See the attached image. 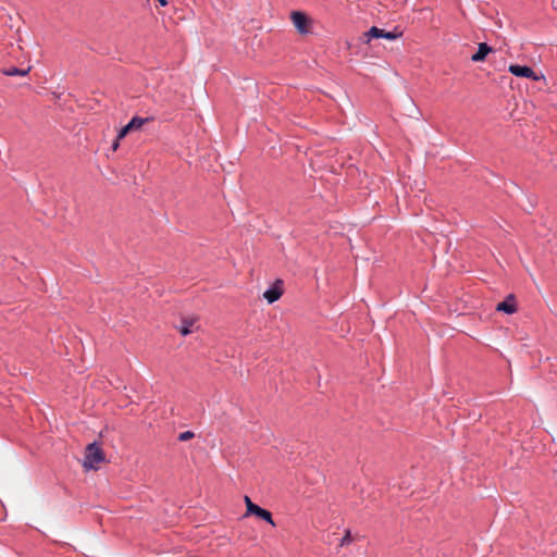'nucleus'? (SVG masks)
<instances>
[{
    "label": "nucleus",
    "mask_w": 557,
    "mask_h": 557,
    "mask_svg": "<svg viewBox=\"0 0 557 557\" xmlns=\"http://www.w3.org/2000/svg\"><path fill=\"white\" fill-rule=\"evenodd\" d=\"M196 322H197V319L194 317L182 319V325L178 327L180 333L183 336H186V335L193 333L195 330L194 326H195Z\"/></svg>",
    "instance_id": "obj_7"
},
{
    "label": "nucleus",
    "mask_w": 557,
    "mask_h": 557,
    "mask_svg": "<svg viewBox=\"0 0 557 557\" xmlns=\"http://www.w3.org/2000/svg\"><path fill=\"white\" fill-rule=\"evenodd\" d=\"M147 119L135 116L128 123V127L132 129H139L145 123Z\"/></svg>",
    "instance_id": "obj_11"
},
{
    "label": "nucleus",
    "mask_w": 557,
    "mask_h": 557,
    "mask_svg": "<svg viewBox=\"0 0 557 557\" xmlns=\"http://www.w3.org/2000/svg\"><path fill=\"white\" fill-rule=\"evenodd\" d=\"M491 51H492V48L487 44L481 42V44H479L478 51L471 57V60L473 62H481L486 58V55Z\"/></svg>",
    "instance_id": "obj_8"
},
{
    "label": "nucleus",
    "mask_w": 557,
    "mask_h": 557,
    "mask_svg": "<svg viewBox=\"0 0 557 557\" xmlns=\"http://www.w3.org/2000/svg\"><path fill=\"white\" fill-rule=\"evenodd\" d=\"M193 437H194V433L191 431H185V432L180 433V435H178V440L181 442H186Z\"/></svg>",
    "instance_id": "obj_14"
},
{
    "label": "nucleus",
    "mask_w": 557,
    "mask_h": 557,
    "mask_svg": "<svg viewBox=\"0 0 557 557\" xmlns=\"http://www.w3.org/2000/svg\"><path fill=\"white\" fill-rule=\"evenodd\" d=\"M552 3H553V7H554L555 9H557V0H553V1H552Z\"/></svg>",
    "instance_id": "obj_18"
},
{
    "label": "nucleus",
    "mask_w": 557,
    "mask_h": 557,
    "mask_svg": "<svg viewBox=\"0 0 557 557\" xmlns=\"http://www.w3.org/2000/svg\"><path fill=\"white\" fill-rule=\"evenodd\" d=\"M133 129L129 128L127 124L123 126L117 134V140L123 139Z\"/></svg>",
    "instance_id": "obj_15"
},
{
    "label": "nucleus",
    "mask_w": 557,
    "mask_h": 557,
    "mask_svg": "<svg viewBox=\"0 0 557 557\" xmlns=\"http://www.w3.org/2000/svg\"><path fill=\"white\" fill-rule=\"evenodd\" d=\"M30 71V66H28L27 69H18V67H15V66H11V67H8V69H4L2 71V73L7 76H25L29 73Z\"/></svg>",
    "instance_id": "obj_10"
},
{
    "label": "nucleus",
    "mask_w": 557,
    "mask_h": 557,
    "mask_svg": "<svg viewBox=\"0 0 557 557\" xmlns=\"http://www.w3.org/2000/svg\"><path fill=\"white\" fill-rule=\"evenodd\" d=\"M497 311L505 312L507 314H512L517 311V306L515 304V296L509 295L504 301L499 302L496 306Z\"/></svg>",
    "instance_id": "obj_6"
},
{
    "label": "nucleus",
    "mask_w": 557,
    "mask_h": 557,
    "mask_svg": "<svg viewBox=\"0 0 557 557\" xmlns=\"http://www.w3.org/2000/svg\"><path fill=\"white\" fill-rule=\"evenodd\" d=\"M283 294L282 281H276L270 288L263 293V297L269 304L278 300Z\"/></svg>",
    "instance_id": "obj_5"
},
{
    "label": "nucleus",
    "mask_w": 557,
    "mask_h": 557,
    "mask_svg": "<svg viewBox=\"0 0 557 557\" xmlns=\"http://www.w3.org/2000/svg\"><path fill=\"white\" fill-rule=\"evenodd\" d=\"M401 35L403 33L398 32L397 28H395L393 32H386L376 26H372L368 32L363 34L366 42H369L372 38H385L388 40H395Z\"/></svg>",
    "instance_id": "obj_2"
},
{
    "label": "nucleus",
    "mask_w": 557,
    "mask_h": 557,
    "mask_svg": "<svg viewBox=\"0 0 557 557\" xmlns=\"http://www.w3.org/2000/svg\"><path fill=\"white\" fill-rule=\"evenodd\" d=\"M158 2L160 3L161 7H164L168 4V2L165 0H158Z\"/></svg>",
    "instance_id": "obj_17"
},
{
    "label": "nucleus",
    "mask_w": 557,
    "mask_h": 557,
    "mask_svg": "<svg viewBox=\"0 0 557 557\" xmlns=\"http://www.w3.org/2000/svg\"><path fill=\"white\" fill-rule=\"evenodd\" d=\"M508 71L517 77L530 78L532 81H539L541 78L530 66L527 65L510 64Z\"/></svg>",
    "instance_id": "obj_4"
},
{
    "label": "nucleus",
    "mask_w": 557,
    "mask_h": 557,
    "mask_svg": "<svg viewBox=\"0 0 557 557\" xmlns=\"http://www.w3.org/2000/svg\"><path fill=\"white\" fill-rule=\"evenodd\" d=\"M244 500H245L246 508H247L246 515L248 516L258 505L252 503L248 496H245Z\"/></svg>",
    "instance_id": "obj_12"
},
{
    "label": "nucleus",
    "mask_w": 557,
    "mask_h": 557,
    "mask_svg": "<svg viewBox=\"0 0 557 557\" xmlns=\"http://www.w3.org/2000/svg\"><path fill=\"white\" fill-rule=\"evenodd\" d=\"M249 515H255L256 517L267 521L271 525L275 527V522L273 521L272 513L261 508L260 506H257Z\"/></svg>",
    "instance_id": "obj_9"
},
{
    "label": "nucleus",
    "mask_w": 557,
    "mask_h": 557,
    "mask_svg": "<svg viewBox=\"0 0 557 557\" xmlns=\"http://www.w3.org/2000/svg\"><path fill=\"white\" fill-rule=\"evenodd\" d=\"M103 460L104 454L101 447L96 442L88 444L83 462L84 468L96 470Z\"/></svg>",
    "instance_id": "obj_1"
},
{
    "label": "nucleus",
    "mask_w": 557,
    "mask_h": 557,
    "mask_svg": "<svg viewBox=\"0 0 557 557\" xmlns=\"http://www.w3.org/2000/svg\"><path fill=\"white\" fill-rule=\"evenodd\" d=\"M292 22L296 29L305 35L310 32V18L302 12L294 11L290 14Z\"/></svg>",
    "instance_id": "obj_3"
},
{
    "label": "nucleus",
    "mask_w": 557,
    "mask_h": 557,
    "mask_svg": "<svg viewBox=\"0 0 557 557\" xmlns=\"http://www.w3.org/2000/svg\"><path fill=\"white\" fill-rule=\"evenodd\" d=\"M351 541H352V539H351L350 530H346L345 535L341 540V544L339 545L341 546L348 545L349 543H351Z\"/></svg>",
    "instance_id": "obj_13"
},
{
    "label": "nucleus",
    "mask_w": 557,
    "mask_h": 557,
    "mask_svg": "<svg viewBox=\"0 0 557 557\" xmlns=\"http://www.w3.org/2000/svg\"><path fill=\"white\" fill-rule=\"evenodd\" d=\"M119 147V140L116 139L115 143L112 145L113 150H116Z\"/></svg>",
    "instance_id": "obj_16"
}]
</instances>
